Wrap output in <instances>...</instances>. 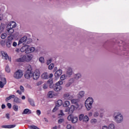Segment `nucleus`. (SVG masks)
Listing matches in <instances>:
<instances>
[{
  "label": "nucleus",
  "mask_w": 129,
  "mask_h": 129,
  "mask_svg": "<svg viewBox=\"0 0 129 129\" xmlns=\"http://www.w3.org/2000/svg\"><path fill=\"white\" fill-rule=\"evenodd\" d=\"M113 117L116 123H121L123 121V115L120 112H115L113 113Z\"/></svg>",
  "instance_id": "nucleus-1"
},
{
  "label": "nucleus",
  "mask_w": 129,
  "mask_h": 129,
  "mask_svg": "<svg viewBox=\"0 0 129 129\" xmlns=\"http://www.w3.org/2000/svg\"><path fill=\"white\" fill-rule=\"evenodd\" d=\"M94 102V100L93 97H88L85 102V105L87 110L89 111L92 108V105Z\"/></svg>",
  "instance_id": "nucleus-2"
},
{
  "label": "nucleus",
  "mask_w": 129,
  "mask_h": 129,
  "mask_svg": "<svg viewBox=\"0 0 129 129\" xmlns=\"http://www.w3.org/2000/svg\"><path fill=\"white\" fill-rule=\"evenodd\" d=\"M48 83L49 84L50 88H53L54 91H60L62 89V86L53 84L52 79H49L48 81Z\"/></svg>",
  "instance_id": "nucleus-3"
},
{
  "label": "nucleus",
  "mask_w": 129,
  "mask_h": 129,
  "mask_svg": "<svg viewBox=\"0 0 129 129\" xmlns=\"http://www.w3.org/2000/svg\"><path fill=\"white\" fill-rule=\"evenodd\" d=\"M32 40L31 39L27 38V36H23L22 37L18 42V45L23 44V45H28L31 43Z\"/></svg>",
  "instance_id": "nucleus-4"
},
{
  "label": "nucleus",
  "mask_w": 129,
  "mask_h": 129,
  "mask_svg": "<svg viewBox=\"0 0 129 129\" xmlns=\"http://www.w3.org/2000/svg\"><path fill=\"white\" fill-rule=\"evenodd\" d=\"M23 75H24L23 71H22V70H19L14 73L13 75V77L15 79H21V78L23 77Z\"/></svg>",
  "instance_id": "nucleus-5"
},
{
  "label": "nucleus",
  "mask_w": 129,
  "mask_h": 129,
  "mask_svg": "<svg viewBox=\"0 0 129 129\" xmlns=\"http://www.w3.org/2000/svg\"><path fill=\"white\" fill-rule=\"evenodd\" d=\"M10 28H9L7 29V31L8 33L9 34V35H12V34H13V33H14V29H13V28H16V27H17V24H16V22H11V23H10Z\"/></svg>",
  "instance_id": "nucleus-6"
},
{
  "label": "nucleus",
  "mask_w": 129,
  "mask_h": 129,
  "mask_svg": "<svg viewBox=\"0 0 129 129\" xmlns=\"http://www.w3.org/2000/svg\"><path fill=\"white\" fill-rule=\"evenodd\" d=\"M63 98L67 100H71L72 98H74V95L71 94V93H66L63 94Z\"/></svg>",
  "instance_id": "nucleus-7"
},
{
  "label": "nucleus",
  "mask_w": 129,
  "mask_h": 129,
  "mask_svg": "<svg viewBox=\"0 0 129 129\" xmlns=\"http://www.w3.org/2000/svg\"><path fill=\"white\" fill-rule=\"evenodd\" d=\"M13 36L11 35L8 37V40L6 43L7 47H8V48H11L12 46V44H13Z\"/></svg>",
  "instance_id": "nucleus-8"
},
{
  "label": "nucleus",
  "mask_w": 129,
  "mask_h": 129,
  "mask_svg": "<svg viewBox=\"0 0 129 129\" xmlns=\"http://www.w3.org/2000/svg\"><path fill=\"white\" fill-rule=\"evenodd\" d=\"M32 77L34 80H37L40 77V71L36 70L34 73H33Z\"/></svg>",
  "instance_id": "nucleus-9"
},
{
  "label": "nucleus",
  "mask_w": 129,
  "mask_h": 129,
  "mask_svg": "<svg viewBox=\"0 0 129 129\" xmlns=\"http://www.w3.org/2000/svg\"><path fill=\"white\" fill-rule=\"evenodd\" d=\"M24 77L26 79H30V78L33 77V73L32 71H26L24 74Z\"/></svg>",
  "instance_id": "nucleus-10"
},
{
  "label": "nucleus",
  "mask_w": 129,
  "mask_h": 129,
  "mask_svg": "<svg viewBox=\"0 0 129 129\" xmlns=\"http://www.w3.org/2000/svg\"><path fill=\"white\" fill-rule=\"evenodd\" d=\"M7 84V80L5 78H0V88H4L5 85Z\"/></svg>",
  "instance_id": "nucleus-11"
},
{
  "label": "nucleus",
  "mask_w": 129,
  "mask_h": 129,
  "mask_svg": "<svg viewBox=\"0 0 129 129\" xmlns=\"http://www.w3.org/2000/svg\"><path fill=\"white\" fill-rule=\"evenodd\" d=\"M35 50H36V48L34 47H30L29 45H27L26 54L33 53V52H35Z\"/></svg>",
  "instance_id": "nucleus-12"
},
{
  "label": "nucleus",
  "mask_w": 129,
  "mask_h": 129,
  "mask_svg": "<svg viewBox=\"0 0 129 129\" xmlns=\"http://www.w3.org/2000/svg\"><path fill=\"white\" fill-rule=\"evenodd\" d=\"M72 74H73V70H72V68L70 67L68 68L66 72L67 76L68 77H71Z\"/></svg>",
  "instance_id": "nucleus-13"
},
{
  "label": "nucleus",
  "mask_w": 129,
  "mask_h": 129,
  "mask_svg": "<svg viewBox=\"0 0 129 129\" xmlns=\"http://www.w3.org/2000/svg\"><path fill=\"white\" fill-rule=\"evenodd\" d=\"M33 59V55L32 54H25L26 62H30Z\"/></svg>",
  "instance_id": "nucleus-14"
},
{
  "label": "nucleus",
  "mask_w": 129,
  "mask_h": 129,
  "mask_svg": "<svg viewBox=\"0 0 129 129\" xmlns=\"http://www.w3.org/2000/svg\"><path fill=\"white\" fill-rule=\"evenodd\" d=\"M17 62H26V55H22L16 59Z\"/></svg>",
  "instance_id": "nucleus-15"
},
{
  "label": "nucleus",
  "mask_w": 129,
  "mask_h": 129,
  "mask_svg": "<svg viewBox=\"0 0 129 129\" xmlns=\"http://www.w3.org/2000/svg\"><path fill=\"white\" fill-rule=\"evenodd\" d=\"M62 70L59 69L57 71H56V72L54 74V76L55 77H60V76H61V75H62Z\"/></svg>",
  "instance_id": "nucleus-16"
},
{
  "label": "nucleus",
  "mask_w": 129,
  "mask_h": 129,
  "mask_svg": "<svg viewBox=\"0 0 129 129\" xmlns=\"http://www.w3.org/2000/svg\"><path fill=\"white\" fill-rule=\"evenodd\" d=\"M2 128H14V127H16V124L13 125H4L1 126Z\"/></svg>",
  "instance_id": "nucleus-17"
},
{
  "label": "nucleus",
  "mask_w": 129,
  "mask_h": 129,
  "mask_svg": "<svg viewBox=\"0 0 129 129\" xmlns=\"http://www.w3.org/2000/svg\"><path fill=\"white\" fill-rule=\"evenodd\" d=\"M1 54L3 59H5V60H8V59H9V55H8V53H7V52L5 51H2Z\"/></svg>",
  "instance_id": "nucleus-18"
},
{
  "label": "nucleus",
  "mask_w": 129,
  "mask_h": 129,
  "mask_svg": "<svg viewBox=\"0 0 129 129\" xmlns=\"http://www.w3.org/2000/svg\"><path fill=\"white\" fill-rule=\"evenodd\" d=\"M41 78L42 79H49V75H48V73H44L41 75Z\"/></svg>",
  "instance_id": "nucleus-19"
},
{
  "label": "nucleus",
  "mask_w": 129,
  "mask_h": 129,
  "mask_svg": "<svg viewBox=\"0 0 129 129\" xmlns=\"http://www.w3.org/2000/svg\"><path fill=\"white\" fill-rule=\"evenodd\" d=\"M85 94V92L84 91H81L78 94V98H82V97H83L84 96Z\"/></svg>",
  "instance_id": "nucleus-20"
},
{
  "label": "nucleus",
  "mask_w": 129,
  "mask_h": 129,
  "mask_svg": "<svg viewBox=\"0 0 129 129\" xmlns=\"http://www.w3.org/2000/svg\"><path fill=\"white\" fill-rule=\"evenodd\" d=\"M47 96L49 97V98H53L54 96H55V94L54 93V91H50L47 94Z\"/></svg>",
  "instance_id": "nucleus-21"
},
{
  "label": "nucleus",
  "mask_w": 129,
  "mask_h": 129,
  "mask_svg": "<svg viewBox=\"0 0 129 129\" xmlns=\"http://www.w3.org/2000/svg\"><path fill=\"white\" fill-rule=\"evenodd\" d=\"M26 71H32V66L29 64H25L24 66Z\"/></svg>",
  "instance_id": "nucleus-22"
},
{
  "label": "nucleus",
  "mask_w": 129,
  "mask_h": 129,
  "mask_svg": "<svg viewBox=\"0 0 129 129\" xmlns=\"http://www.w3.org/2000/svg\"><path fill=\"white\" fill-rule=\"evenodd\" d=\"M20 51H21L22 53H24V52H25V53L27 54V45L22 46L20 48Z\"/></svg>",
  "instance_id": "nucleus-23"
},
{
  "label": "nucleus",
  "mask_w": 129,
  "mask_h": 129,
  "mask_svg": "<svg viewBox=\"0 0 129 129\" xmlns=\"http://www.w3.org/2000/svg\"><path fill=\"white\" fill-rule=\"evenodd\" d=\"M30 113H31V112L29 109H24L22 112V114H30Z\"/></svg>",
  "instance_id": "nucleus-24"
},
{
  "label": "nucleus",
  "mask_w": 129,
  "mask_h": 129,
  "mask_svg": "<svg viewBox=\"0 0 129 129\" xmlns=\"http://www.w3.org/2000/svg\"><path fill=\"white\" fill-rule=\"evenodd\" d=\"M14 102H15V103L19 104L22 102V100L20 98L15 97Z\"/></svg>",
  "instance_id": "nucleus-25"
},
{
  "label": "nucleus",
  "mask_w": 129,
  "mask_h": 129,
  "mask_svg": "<svg viewBox=\"0 0 129 129\" xmlns=\"http://www.w3.org/2000/svg\"><path fill=\"white\" fill-rule=\"evenodd\" d=\"M78 121V117L77 116H73L71 121L73 123H76V122H77Z\"/></svg>",
  "instance_id": "nucleus-26"
},
{
  "label": "nucleus",
  "mask_w": 129,
  "mask_h": 129,
  "mask_svg": "<svg viewBox=\"0 0 129 129\" xmlns=\"http://www.w3.org/2000/svg\"><path fill=\"white\" fill-rule=\"evenodd\" d=\"M28 102H29L30 104H31L32 106H35V102L33 99L29 98Z\"/></svg>",
  "instance_id": "nucleus-27"
},
{
  "label": "nucleus",
  "mask_w": 129,
  "mask_h": 129,
  "mask_svg": "<svg viewBox=\"0 0 129 129\" xmlns=\"http://www.w3.org/2000/svg\"><path fill=\"white\" fill-rule=\"evenodd\" d=\"M75 79L77 80H78V79H80L81 78V74L78 73L75 75L74 76Z\"/></svg>",
  "instance_id": "nucleus-28"
},
{
  "label": "nucleus",
  "mask_w": 129,
  "mask_h": 129,
  "mask_svg": "<svg viewBox=\"0 0 129 129\" xmlns=\"http://www.w3.org/2000/svg\"><path fill=\"white\" fill-rule=\"evenodd\" d=\"M75 110V106L74 105H71L70 107V113H73Z\"/></svg>",
  "instance_id": "nucleus-29"
},
{
  "label": "nucleus",
  "mask_w": 129,
  "mask_h": 129,
  "mask_svg": "<svg viewBox=\"0 0 129 129\" xmlns=\"http://www.w3.org/2000/svg\"><path fill=\"white\" fill-rule=\"evenodd\" d=\"M15 97H16L15 95H11L9 97L6 98V101H9V100H11L12 98H15Z\"/></svg>",
  "instance_id": "nucleus-30"
},
{
  "label": "nucleus",
  "mask_w": 129,
  "mask_h": 129,
  "mask_svg": "<svg viewBox=\"0 0 129 129\" xmlns=\"http://www.w3.org/2000/svg\"><path fill=\"white\" fill-rule=\"evenodd\" d=\"M115 125L113 123H110L108 126V129H115Z\"/></svg>",
  "instance_id": "nucleus-31"
},
{
  "label": "nucleus",
  "mask_w": 129,
  "mask_h": 129,
  "mask_svg": "<svg viewBox=\"0 0 129 129\" xmlns=\"http://www.w3.org/2000/svg\"><path fill=\"white\" fill-rule=\"evenodd\" d=\"M89 120V118L88 117V116L85 115L84 116V118L83 119V122H88V121Z\"/></svg>",
  "instance_id": "nucleus-32"
},
{
  "label": "nucleus",
  "mask_w": 129,
  "mask_h": 129,
  "mask_svg": "<svg viewBox=\"0 0 129 129\" xmlns=\"http://www.w3.org/2000/svg\"><path fill=\"white\" fill-rule=\"evenodd\" d=\"M63 101L61 100H58L57 101L56 106H57V107H59V106H61L62 105Z\"/></svg>",
  "instance_id": "nucleus-33"
},
{
  "label": "nucleus",
  "mask_w": 129,
  "mask_h": 129,
  "mask_svg": "<svg viewBox=\"0 0 129 129\" xmlns=\"http://www.w3.org/2000/svg\"><path fill=\"white\" fill-rule=\"evenodd\" d=\"M69 105H70V102L69 101H66L63 104L64 107H67Z\"/></svg>",
  "instance_id": "nucleus-34"
},
{
  "label": "nucleus",
  "mask_w": 129,
  "mask_h": 129,
  "mask_svg": "<svg viewBox=\"0 0 129 129\" xmlns=\"http://www.w3.org/2000/svg\"><path fill=\"white\" fill-rule=\"evenodd\" d=\"M39 61L40 63L44 64L45 63V58H44V57L41 56L39 58Z\"/></svg>",
  "instance_id": "nucleus-35"
},
{
  "label": "nucleus",
  "mask_w": 129,
  "mask_h": 129,
  "mask_svg": "<svg viewBox=\"0 0 129 129\" xmlns=\"http://www.w3.org/2000/svg\"><path fill=\"white\" fill-rule=\"evenodd\" d=\"M29 127L30 129H40L39 127H38L37 126L34 125H31L29 126Z\"/></svg>",
  "instance_id": "nucleus-36"
},
{
  "label": "nucleus",
  "mask_w": 129,
  "mask_h": 129,
  "mask_svg": "<svg viewBox=\"0 0 129 129\" xmlns=\"http://www.w3.org/2000/svg\"><path fill=\"white\" fill-rule=\"evenodd\" d=\"M5 71L7 73H10L11 72V69L10 68V67L9 66H7L5 68Z\"/></svg>",
  "instance_id": "nucleus-37"
},
{
  "label": "nucleus",
  "mask_w": 129,
  "mask_h": 129,
  "mask_svg": "<svg viewBox=\"0 0 129 129\" xmlns=\"http://www.w3.org/2000/svg\"><path fill=\"white\" fill-rule=\"evenodd\" d=\"M13 108L15 111H19V106L17 105H13Z\"/></svg>",
  "instance_id": "nucleus-38"
},
{
  "label": "nucleus",
  "mask_w": 129,
  "mask_h": 129,
  "mask_svg": "<svg viewBox=\"0 0 129 129\" xmlns=\"http://www.w3.org/2000/svg\"><path fill=\"white\" fill-rule=\"evenodd\" d=\"M67 78V76H66V75L65 74L62 75L60 77V80H61V81H63L65 80V79H66Z\"/></svg>",
  "instance_id": "nucleus-39"
},
{
  "label": "nucleus",
  "mask_w": 129,
  "mask_h": 129,
  "mask_svg": "<svg viewBox=\"0 0 129 129\" xmlns=\"http://www.w3.org/2000/svg\"><path fill=\"white\" fill-rule=\"evenodd\" d=\"M71 103L73 104L77 103L78 102V99H72L71 100Z\"/></svg>",
  "instance_id": "nucleus-40"
},
{
  "label": "nucleus",
  "mask_w": 129,
  "mask_h": 129,
  "mask_svg": "<svg viewBox=\"0 0 129 129\" xmlns=\"http://www.w3.org/2000/svg\"><path fill=\"white\" fill-rule=\"evenodd\" d=\"M99 116V113L98 111H95L93 113L94 117H97V116Z\"/></svg>",
  "instance_id": "nucleus-41"
},
{
  "label": "nucleus",
  "mask_w": 129,
  "mask_h": 129,
  "mask_svg": "<svg viewBox=\"0 0 129 129\" xmlns=\"http://www.w3.org/2000/svg\"><path fill=\"white\" fill-rule=\"evenodd\" d=\"M62 84H63V81H62L61 80L59 81L55 84V85H57L58 86H60V85H62Z\"/></svg>",
  "instance_id": "nucleus-42"
},
{
  "label": "nucleus",
  "mask_w": 129,
  "mask_h": 129,
  "mask_svg": "<svg viewBox=\"0 0 129 129\" xmlns=\"http://www.w3.org/2000/svg\"><path fill=\"white\" fill-rule=\"evenodd\" d=\"M91 123H96L97 122V119L95 118H93L90 121Z\"/></svg>",
  "instance_id": "nucleus-43"
},
{
  "label": "nucleus",
  "mask_w": 129,
  "mask_h": 129,
  "mask_svg": "<svg viewBox=\"0 0 129 129\" xmlns=\"http://www.w3.org/2000/svg\"><path fill=\"white\" fill-rule=\"evenodd\" d=\"M75 80L74 78H71L69 80V82L72 85L74 83Z\"/></svg>",
  "instance_id": "nucleus-44"
},
{
  "label": "nucleus",
  "mask_w": 129,
  "mask_h": 129,
  "mask_svg": "<svg viewBox=\"0 0 129 129\" xmlns=\"http://www.w3.org/2000/svg\"><path fill=\"white\" fill-rule=\"evenodd\" d=\"M54 68V63H51L49 66H48V69L49 70H52Z\"/></svg>",
  "instance_id": "nucleus-45"
},
{
  "label": "nucleus",
  "mask_w": 129,
  "mask_h": 129,
  "mask_svg": "<svg viewBox=\"0 0 129 129\" xmlns=\"http://www.w3.org/2000/svg\"><path fill=\"white\" fill-rule=\"evenodd\" d=\"M84 117V114H81L79 115V120L81 121V120H83V118Z\"/></svg>",
  "instance_id": "nucleus-46"
},
{
  "label": "nucleus",
  "mask_w": 129,
  "mask_h": 129,
  "mask_svg": "<svg viewBox=\"0 0 129 129\" xmlns=\"http://www.w3.org/2000/svg\"><path fill=\"white\" fill-rule=\"evenodd\" d=\"M1 38L2 39H6V38H7V34L6 33H3L2 35H1Z\"/></svg>",
  "instance_id": "nucleus-47"
},
{
  "label": "nucleus",
  "mask_w": 129,
  "mask_h": 129,
  "mask_svg": "<svg viewBox=\"0 0 129 129\" xmlns=\"http://www.w3.org/2000/svg\"><path fill=\"white\" fill-rule=\"evenodd\" d=\"M64 111L66 112H68V111H69V112H70V109L69 107H66Z\"/></svg>",
  "instance_id": "nucleus-48"
},
{
  "label": "nucleus",
  "mask_w": 129,
  "mask_h": 129,
  "mask_svg": "<svg viewBox=\"0 0 129 129\" xmlns=\"http://www.w3.org/2000/svg\"><path fill=\"white\" fill-rule=\"evenodd\" d=\"M36 114L37 115H38V116L41 115V110H36Z\"/></svg>",
  "instance_id": "nucleus-49"
},
{
  "label": "nucleus",
  "mask_w": 129,
  "mask_h": 129,
  "mask_svg": "<svg viewBox=\"0 0 129 129\" xmlns=\"http://www.w3.org/2000/svg\"><path fill=\"white\" fill-rule=\"evenodd\" d=\"M73 118V116L72 115H69L68 116V120H72V118Z\"/></svg>",
  "instance_id": "nucleus-50"
},
{
  "label": "nucleus",
  "mask_w": 129,
  "mask_h": 129,
  "mask_svg": "<svg viewBox=\"0 0 129 129\" xmlns=\"http://www.w3.org/2000/svg\"><path fill=\"white\" fill-rule=\"evenodd\" d=\"M43 89H47V88H48V85H47L46 84H44L43 85Z\"/></svg>",
  "instance_id": "nucleus-51"
},
{
  "label": "nucleus",
  "mask_w": 129,
  "mask_h": 129,
  "mask_svg": "<svg viewBox=\"0 0 129 129\" xmlns=\"http://www.w3.org/2000/svg\"><path fill=\"white\" fill-rule=\"evenodd\" d=\"M20 89L22 92H24V91H25V89H24V87L23 86H20Z\"/></svg>",
  "instance_id": "nucleus-52"
},
{
  "label": "nucleus",
  "mask_w": 129,
  "mask_h": 129,
  "mask_svg": "<svg viewBox=\"0 0 129 129\" xmlns=\"http://www.w3.org/2000/svg\"><path fill=\"white\" fill-rule=\"evenodd\" d=\"M63 121H64V119H63V118H60V119H59L58 120V122L59 123H62V122H63Z\"/></svg>",
  "instance_id": "nucleus-53"
},
{
  "label": "nucleus",
  "mask_w": 129,
  "mask_h": 129,
  "mask_svg": "<svg viewBox=\"0 0 129 129\" xmlns=\"http://www.w3.org/2000/svg\"><path fill=\"white\" fill-rule=\"evenodd\" d=\"M0 44H1V45H2V46H4V45H5L6 44V41H5L4 40H2L0 42Z\"/></svg>",
  "instance_id": "nucleus-54"
},
{
  "label": "nucleus",
  "mask_w": 129,
  "mask_h": 129,
  "mask_svg": "<svg viewBox=\"0 0 129 129\" xmlns=\"http://www.w3.org/2000/svg\"><path fill=\"white\" fill-rule=\"evenodd\" d=\"M7 106L8 107V108H12V104L10 103H7Z\"/></svg>",
  "instance_id": "nucleus-55"
},
{
  "label": "nucleus",
  "mask_w": 129,
  "mask_h": 129,
  "mask_svg": "<svg viewBox=\"0 0 129 129\" xmlns=\"http://www.w3.org/2000/svg\"><path fill=\"white\" fill-rule=\"evenodd\" d=\"M71 84H70V83L69 82L68 83H67L66 84V87H70V86H71Z\"/></svg>",
  "instance_id": "nucleus-56"
},
{
  "label": "nucleus",
  "mask_w": 129,
  "mask_h": 129,
  "mask_svg": "<svg viewBox=\"0 0 129 129\" xmlns=\"http://www.w3.org/2000/svg\"><path fill=\"white\" fill-rule=\"evenodd\" d=\"M64 113L63 112V111L62 110H60V113L59 114H58V115L59 116H61V115L63 116L64 115Z\"/></svg>",
  "instance_id": "nucleus-57"
},
{
  "label": "nucleus",
  "mask_w": 129,
  "mask_h": 129,
  "mask_svg": "<svg viewBox=\"0 0 129 129\" xmlns=\"http://www.w3.org/2000/svg\"><path fill=\"white\" fill-rule=\"evenodd\" d=\"M41 84H43V82L42 81L38 82L37 83L38 86L41 85Z\"/></svg>",
  "instance_id": "nucleus-58"
},
{
  "label": "nucleus",
  "mask_w": 129,
  "mask_h": 129,
  "mask_svg": "<svg viewBox=\"0 0 129 129\" xmlns=\"http://www.w3.org/2000/svg\"><path fill=\"white\" fill-rule=\"evenodd\" d=\"M3 31H4V27L2 26L0 27V34H2L3 33Z\"/></svg>",
  "instance_id": "nucleus-59"
},
{
  "label": "nucleus",
  "mask_w": 129,
  "mask_h": 129,
  "mask_svg": "<svg viewBox=\"0 0 129 129\" xmlns=\"http://www.w3.org/2000/svg\"><path fill=\"white\" fill-rule=\"evenodd\" d=\"M102 129H108V126L104 125L102 127Z\"/></svg>",
  "instance_id": "nucleus-60"
},
{
  "label": "nucleus",
  "mask_w": 129,
  "mask_h": 129,
  "mask_svg": "<svg viewBox=\"0 0 129 129\" xmlns=\"http://www.w3.org/2000/svg\"><path fill=\"white\" fill-rule=\"evenodd\" d=\"M71 127H72V126L70 124H68L67 126V128L68 129H71Z\"/></svg>",
  "instance_id": "nucleus-61"
},
{
  "label": "nucleus",
  "mask_w": 129,
  "mask_h": 129,
  "mask_svg": "<svg viewBox=\"0 0 129 129\" xmlns=\"http://www.w3.org/2000/svg\"><path fill=\"white\" fill-rule=\"evenodd\" d=\"M51 62H52V60H51V59L47 60V62H46L47 64L49 65V64H50V63H51Z\"/></svg>",
  "instance_id": "nucleus-62"
},
{
  "label": "nucleus",
  "mask_w": 129,
  "mask_h": 129,
  "mask_svg": "<svg viewBox=\"0 0 129 129\" xmlns=\"http://www.w3.org/2000/svg\"><path fill=\"white\" fill-rule=\"evenodd\" d=\"M17 45H18V43H17L16 42H14L13 43V46L14 47H17Z\"/></svg>",
  "instance_id": "nucleus-63"
},
{
  "label": "nucleus",
  "mask_w": 129,
  "mask_h": 129,
  "mask_svg": "<svg viewBox=\"0 0 129 129\" xmlns=\"http://www.w3.org/2000/svg\"><path fill=\"white\" fill-rule=\"evenodd\" d=\"M92 114V112H89L88 113L89 116H91Z\"/></svg>",
  "instance_id": "nucleus-64"
}]
</instances>
